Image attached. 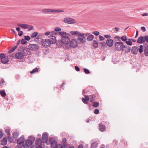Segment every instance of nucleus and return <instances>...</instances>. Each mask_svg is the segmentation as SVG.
Masks as SVG:
<instances>
[{
	"label": "nucleus",
	"instance_id": "nucleus-1",
	"mask_svg": "<svg viewBox=\"0 0 148 148\" xmlns=\"http://www.w3.org/2000/svg\"><path fill=\"white\" fill-rule=\"evenodd\" d=\"M70 33L73 35L78 36L77 39V40H79L82 43H84L85 42L86 38L84 36L85 35L84 33H81L79 32L74 31H71Z\"/></svg>",
	"mask_w": 148,
	"mask_h": 148
},
{
	"label": "nucleus",
	"instance_id": "nucleus-2",
	"mask_svg": "<svg viewBox=\"0 0 148 148\" xmlns=\"http://www.w3.org/2000/svg\"><path fill=\"white\" fill-rule=\"evenodd\" d=\"M35 41L37 43H39L40 41H41L42 46L45 47H49V45L51 44L50 41L48 39H43L42 40V39L39 37H37L35 38Z\"/></svg>",
	"mask_w": 148,
	"mask_h": 148
},
{
	"label": "nucleus",
	"instance_id": "nucleus-3",
	"mask_svg": "<svg viewBox=\"0 0 148 148\" xmlns=\"http://www.w3.org/2000/svg\"><path fill=\"white\" fill-rule=\"evenodd\" d=\"M25 138L24 136H21L17 140V143L18 147H23L25 148V146L28 147V140H25V145L24 144Z\"/></svg>",
	"mask_w": 148,
	"mask_h": 148
},
{
	"label": "nucleus",
	"instance_id": "nucleus-4",
	"mask_svg": "<svg viewBox=\"0 0 148 148\" xmlns=\"http://www.w3.org/2000/svg\"><path fill=\"white\" fill-rule=\"evenodd\" d=\"M95 96L94 95H90L89 97L88 96H85L84 98H82V101L84 103L87 104L88 103V101L89 99H90L91 102H92L95 100Z\"/></svg>",
	"mask_w": 148,
	"mask_h": 148
},
{
	"label": "nucleus",
	"instance_id": "nucleus-5",
	"mask_svg": "<svg viewBox=\"0 0 148 148\" xmlns=\"http://www.w3.org/2000/svg\"><path fill=\"white\" fill-rule=\"evenodd\" d=\"M143 51L145 55L146 56H148V46L147 45H140V46L139 48L140 53L141 54Z\"/></svg>",
	"mask_w": 148,
	"mask_h": 148
},
{
	"label": "nucleus",
	"instance_id": "nucleus-6",
	"mask_svg": "<svg viewBox=\"0 0 148 148\" xmlns=\"http://www.w3.org/2000/svg\"><path fill=\"white\" fill-rule=\"evenodd\" d=\"M40 46L37 44H31L28 45V49L34 51H37L40 49Z\"/></svg>",
	"mask_w": 148,
	"mask_h": 148
},
{
	"label": "nucleus",
	"instance_id": "nucleus-7",
	"mask_svg": "<svg viewBox=\"0 0 148 148\" xmlns=\"http://www.w3.org/2000/svg\"><path fill=\"white\" fill-rule=\"evenodd\" d=\"M123 44L124 43L122 42H116L114 45L115 49L116 50L120 51L121 50Z\"/></svg>",
	"mask_w": 148,
	"mask_h": 148
},
{
	"label": "nucleus",
	"instance_id": "nucleus-8",
	"mask_svg": "<svg viewBox=\"0 0 148 148\" xmlns=\"http://www.w3.org/2000/svg\"><path fill=\"white\" fill-rule=\"evenodd\" d=\"M64 21L67 23L72 24L75 23V20L72 18L66 17L64 18Z\"/></svg>",
	"mask_w": 148,
	"mask_h": 148
},
{
	"label": "nucleus",
	"instance_id": "nucleus-9",
	"mask_svg": "<svg viewBox=\"0 0 148 148\" xmlns=\"http://www.w3.org/2000/svg\"><path fill=\"white\" fill-rule=\"evenodd\" d=\"M131 48L127 45H123L122 47V51L125 53L130 52Z\"/></svg>",
	"mask_w": 148,
	"mask_h": 148
},
{
	"label": "nucleus",
	"instance_id": "nucleus-10",
	"mask_svg": "<svg viewBox=\"0 0 148 148\" xmlns=\"http://www.w3.org/2000/svg\"><path fill=\"white\" fill-rule=\"evenodd\" d=\"M68 36H66L62 37V41L63 44L66 45L69 43L70 39Z\"/></svg>",
	"mask_w": 148,
	"mask_h": 148
},
{
	"label": "nucleus",
	"instance_id": "nucleus-11",
	"mask_svg": "<svg viewBox=\"0 0 148 148\" xmlns=\"http://www.w3.org/2000/svg\"><path fill=\"white\" fill-rule=\"evenodd\" d=\"M138 51H139V49L138 47L136 46L132 47L131 50L132 53L134 55L137 54Z\"/></svg>",
	"mask_w": 148,
	"mask_h": 148
},
{
	"label": "nucleus",
	"instance_id": "nucleus-12",
	"mask_svg": "<svg viewBox=\"0 0 148 148\" xmlns=\"http://www.w3.org/2000/svg\"><path fill=\"white\" fill-rule=\"evenodd\" d=\"M42 140L44 143H47V140H48V134L47 133H44L42 136Z\"/></svg>",
	"mask_w": 148,
	"mask_h": 148
},
{
	"label": "nucleus",
	"instance_id": "nucleus-13",
	"mask_svg": "<svg viewBox=\"0 0 148 148\" xmlns=\"http://www.w3.org/2000/svg\"><path fill=\"white\" fill-rule=\"evenodd\" d=\"M15 58L17 59H22L24 56V55L23 53L21 52H18L16 53L15 55Z\"/></svg>",
	"mask_w": 148,
	"mask_h": 148
},
{
	"label": "nucleus",
	"instance_id": "nucleus-14",
	"mask_svg": "<svg viewBox=\"0 0 148 148\" xmlns=\"http://www.w3.org/2000/svg\"><path fill=\"white\" fill-rule=\"evenodd\" d=\"M49 40L50 41L51 44H55L56 42V37L53 35H50L49 37Z\"/></svg>",
	"mask_w": 148,
	"mask_h": 148
},
{
	"label": "nucleus",
	"instance_id": "nucleus-15",
	"mask_svg": "<svg viewBox=\"0 0 148 148\" xmlns=\"http://www.w3.org/2000/svg\"><path fill=\"white\" fill-rule=\"evenodd\" d=\"M35 138L34 137L29 136L28 137V147H29V145L30 147L31 145H32L35 140Z\"/></svg>",
	"mask_w": 148,
	"mask_h": 148
},
{
	"label": "nucleus",
	"instance_id": "nucleus-16",
	"mask_svg": "<svg viewBox=\"0 0 148 148\" xmlns=\"http://www.w3.org/2000/svg\"><path fill=\"white\" fill-rule=\"evenodd\" d=\"M113 40L110 38L108 39L106 41V43L108 46L111 47L113 44Z\"/></svg>",
	"mask_w": 148,
	"mask_h": 148
},
{
	"label": "nucleus",
	"instance_id": "nucleus-17",
	"mask_svg": "<svg viewBox=\"0 0 148 148\" xmlns=\"http://www.w3.org/2000/svg\"><path fill=\"white\" fill-rule=\"evenodd\" d=\"M9 61L8 58L7 57H4L3 58L1 59V62L3 64H6Z\"/></svg>",
	"mask_w": 148,
	"mask_h": 148
},
{
	"label": "nucleus",
	"instance_id": "nucleus-18",
	"mask_svg": "<svg viewBox=\"0 0 148 148\" xmlns=\"http://www.w3.org/2000/svg\"><path fill=\"white\" fill-rule=\"evenodd\" d=\"M70 45L73 47H75L77 45L76 40H72L70 42Z\"/></svg>",
	"mask_w": 148,
	"mask_h": 148
},
{
	"label": "nucleus",
	"instance_id": "nucleus-19",
	"mask_svg": "<svg viewBox=\"0 0 148 148\" xmlns=\"http://www.w3.org/2000/svg\"><path fill=\"white\" fill-rule=\"evenodd\" d=\"M99 125V130L100 131L103 132L105 131L106 130V128L105 126L101 123H100Z\"/></svg>",
	"mask_w": 148,
	"mask_h": 148
},
{
	"label": "nucleus",
	"instance_id": "nucleus-20",
	"mask_svg": "<svg viewBox=\"0 0 148 148\" xmlns=\"http://www.w3.org/2000/svg\"><path fill=\"white\" fill-rule=\"evenodd\" d=\"M145 41V37H139L137 41V42L139 43H141L144 42Z\"/></svg>",
	"mask_w": 148,
	"mask_h": 148
},
{
	"label": "nucleus",
	"instance_id": "nucleus-21",
	"mask_svg": "<svg viewBox=\"0 0 148 148\" xmlns=\"http://www.w3.org/2000/svg\"><path fill=\"white\" fill-rule=\"evenodd\" d=\"M17 25L22 28L26 29L28 28V25L27 24L18 23Z\"/></svg>",
	"mask_w": 148,
	"mask_h": 148
},
{
	"label": "nucleus",
	"instance_id": "nucleus-22",
	"mask_svg": "<svg viewBox=\"0 0 148 148\" xmlns=\"http://www.w3.org/2000/svg\"><path fill=\"white\" fill-rule=\"evenodd\" d=\"M57 145V142L56 141H53L51 144V148H56Z\"/></svg>",
	"mask_w": 148,
	"mask_h": 148
},
{
	"label": "nucleus",
	"instance_id": "nucleus-23",
	"mask_svg": "<svg viewBox=\"0 0 148 148\" xmlns=\"http://www.w3.org/2000/svg\"><path fill=\"white\" fill-rule=\"evenodd\" d=\"M35 144L36 145H42V143L40 139L38 138L36 141Z\"/></svg>",
	"mask_w": 148,
	"mask_h": 148
},
{
	"label": "nucleus",
	"instance_id": "nucleus-24",
	"mask_svg": "<svg viewBox=\"0 0 148 148\" xmlns=\"http://www.w3.org/2000/svg\"><path fill=\"white\" fill-rule=\"evenodd\" d=\"M59 34L63 37L64 36H69V34H67L66 32H62L59 33Z\"/></svg>",
	"mask_w": 148,
	"mask_h": 148
},
{
	"label": "nucleus",
	"instance_id": "nucleus-25",
	"mask_svg": "<svg viewBox=\"0 0 148 148\" xmlns=\"http://www.w3.org/2000/svg\"><path fill=\"white\" fill-rule=\"evenodd\" d=\"M42 12L45 13H47L48 12H52V9H44L42 10Z\"/></svg>",
	"mask_w": 148,
	"mask_h": 148
},
{
	"label": "nucleus",
	"instance_id": "nucleus-26",
	"mask_svg": "<svg viewBox=\"0 0 148 148\" xmlns=\"http://www.w3.org/2000/svg\"><path fill=\"white\" fill-rule=\"evenodd\" d=\"M94 38V36L90 35L87 38V40L88 41H91L93 40Z\"/></svg>",
	"mask_w": 148,
	"mask_h": 148
},
{
	"label": "nucleus",
	"instance_id": "nucleus-27",
	"mask_svg": "<svg viewBox=\"0 0 148 148\" xmlns=\"http://www.w3.org/2000/svg\"><path fill=\"white\" fill-rule=\"evenodd\" d=\"M23 51L24 54V55L25 56H27L28 55V48H24L23 49Z\"/></svg>",
	"mask_w": 148,
	"mask_h": 148
},
{
	"label": "nucleus",
	"instance_id": "nucleus-28",
	"mask_svg": "<svg viewBox=\"0 0 148 148\" xmlns=\"http://www.w3.org/2000/svg\"><path fill=\"white\" fill-rule=\"evenodd\" d=\"M64 12V11L62 10H55L52 9V12L55 13H60L62 12Z\"/></svg>",
	"mask_w": 148,
	"mask_h": 148
},
{
	"label": "nucleus",
	"instance_id": "nucleus-29",
	"mask_svg": "<svg viewBox=\"0 0 148 148\" xmlns=\"http://www.w3.org/2000/svg\"><path fill=\"white\" fill-rule=\"evenodd\" d=\"M0 94L3 97H5L6 95V93L4 90H0Z\"/></svg>",
	"mask_w": 148,
	"mask_h": 148
},
{
	"label": "nucleus",
	"instance_id": "nucleus-30",
	"mask_svg": "<svg viewBox=\"0 0 148 148\" xmlns=\"http://www.w3.org/2000/svg\"><path fill=\"white\" fill-rule=\"evenodd\" d=\"M7 140L6 138H3L2 140H1L2 144L4 145L7 144Z\"/></svg>",
	"mask_w": 148,
	"mask_h": 148
},
{
	"label": "nucleus",
	"instance_id": "nucleus-31",
	"mask_svg": "<svg viewBox=\"0 0 148 148\" xmlns=\"http://www.w3.org/2000/svg\"><path fill=\"white\" fill-rule=\"evenodd\" d=\"M98 145L97 143L96 142H94L92 143L91 148H96Z\"/></svg>",
	"mask_w": 148,
	"mask_h": 148
},
{
	"label": "nucleus",
	"instance_id": "nucleus-32",
	"mask_svg": "<svg viewBox=\"0 0 148 148\" xmlns=\"http://www.w3.org/2000/svg\"><path fill=\"white\" fill-rule=\"evenodd\" d=\"M125 43L127 45L130 46H131L132 45V42H131V39H129L128 40H127Z\"/></svg>",
	"mask_w": 148,
	"mask_h": 148
},
{
	"label": "nucleus",
	"instance_id": "nucleus-33",
	"mask_svg": "<svg viewBox=\"0 0 148 148\" xmlns=\"http://www.w3.org/2000/svg\"><path fill=\"white\" fill-rule=\"evenodd\" d=\"M17 46H15L13 47L12 49H11L10 50H9L8 51V53H10L12 52H13L17 48Z\"/></svg>",
	"mask_w": 148,
	"mask_h": 148
},
{
	"label": "nucleus",
	"instance_id": "nucleus-34",
	"mask_svg": "<svg viewBox=\"0 0 148 148\" xmlns=\"http://www.w3.org/2000/svg\"><path fill=\"white\" fill-rule=\"evenodd\" d=\"M51 33L52 35H53L54 34H56L55 32V31H53L51 32H47L45 33V34L46 36H47L49 35Z\"/></svg>",
	"mask_w": 148,
	"mask_h": 148
},
{
	"label": "nucleus",
	"instance_id": "nucleus-35",
	"mask_svg": "<svg viewBox=\"0 0 148 148\" xmlns=\"http://www.w3.org/2000/svg\"><path fill=\"white\" fill-rule=\"evenodd\" d=\"M38 34V33L37 32H34L32 34L31 36L32 38H33L36 37Z\"/></svg>",
	"mask_w": 148,
	"mask_h": 148
},
{
	"label": "nucleus",
	"instance_id": "nucleus-36",
	"mask_svg": "<svg viewBox=\"0 0 148 148\" xmlns=\"http://www.w3.org/2000/svg\"><path fill=\"white\" fill-rule=\"evenodd\" d=\"M98 46V43L95 40L93 41V46L95 48H97Z\"/></svg>",
	"mask_w": 148,
	"mask_h": 148
},
{
	"label": "nucleus",
	"instance_id": "nucleus-37",
	"mask_svg": "<svg viewBox=\"0 0 148 148\" xmlns=\"http://www.w3.org/2000/svg\"><path fill=\"white\" fill-rule=\"evenodd\" d=\"M99 105V102H95L93 103L92 104V106L95 108H97L98 107Z\"/></svg>",
	"mask_w": 148,
	"mask_h": 148
},
{
	"label": "nucleus",
	"instance_id": "nucleus-38",
	"mask_svg": "<svg viewBox=\"0 0 148 148\" xmlns=\"http://www.w3.org/2000/svg\"><path fill=\"white\" fill-rule=\"evenodd\" d=\"M53 138H49V141L47 140V143H46L47 145H49L50 144H51V143H52V141H53Z\"/></svg>",
	"mask_w": 148,
	"mask_h": 148
},
{
	"label": "nucleus",
	"instance_id": "nucleus-39",
	"mask_svg": "<svg viewBox=\"0 0 148 148\" xmlns=\"http://www.w3.org/2000/svg\"><path fill=\"white\" fill-rule=\"evenodd\" d=\"M38 71V69L37 68H36L34 69H33L32 71H31L30 72V73L33 74L36 72H37Z\"/></svg>",
	"mask_w": 148,
	"mask_h": 148
},
{
	"label": "nucleus",
	"instance_id": "nucleus-40",
	"mask_svg": "<svg viewBox=\"0 0 148 148\" xmlns=\"http://www.w3.org/2000/svg\"><path fill=\"white\" fill-rule=\"evenodd\" d=\"M18 136V133L17 132H14L13 134V137L14 139L16 138Z\"/></svg>",
	"mask_w": 148,
	"mask_h": 148
},
{
	"label": "nucleus",
	"instance_id": "nucleus-41",
	"mask_svg": "<svg viewBox=\"0 0 148 148\" xmlns=\"http://www.w3.org/2000/svg\"><path fill=\"white\" fill-rule=\"evenodd\" d=\"M121 40L123 41H126L127 40V38L126 36H123L121 38Z\"/></svg>",
	"mask_w": 148,
	"mask_h": 148
},
{
	"label": "nucleus",
	"instance_id": "nucleus-42",
	"mask_svg": "<svg viewBox=\"0 0 148 148\" xmlns=\"http://www.w3.org/2000/svg\"><path fill=\"white\" fill-rule=\"evenodd\" d=\"M84 71L86 74H88L90 73V72L87 69L84 68L83 69Z\"/></svg>",
	"mask_w": 148,
	"mask_h": 148
},
{
	"label": "nucleus",
	"instance_id": "nucleus-43",
	"mask_svg": "<svg viewBox=\"0 0 148 148\" xmlns=\"http://www.w3.org/2000/svg\"><path fill=\"white\" fill-rule=\"evenodd\" d=\"M5 132L8 136H10V131L9 129L5 130Z\"/></svg>",
	"mask_w": 148,
	"mask_h": 148
},
{
	"label": "nucleus",
	"instance_id": "nucleus-44",
	"mask_svg": "<svg viewBox=\"0 0 148 148\" xmlns=\"http://www.w3.org/2000/svg\"><path fill=\"white\" fill-rule=\"evenodd\" d=\"M101 47L103 48H104L106 46L105 42H101Z\"/></svg>",
	"mask_w": 148,
	"mask_h": 148
},
{
	"label": "nucleus",
	"instance_id": "nucleus-45",
	"mask_svg": "<svg viewBox=\"0 0 148 148\" xmlns=\"http://www.w3.org/2000/svg\"><path fill=\"white\" fill-rule=\"evenodd\" d=\"M27 42L24 39H22L21 40V44H25Z\"/></svg>",
	"mask_w": 148,
	"mask_h": 148
},
{
	"label": "nucleus",
	"instance_id": "nucleus-46",
	"mask_svg": "<svg viewBox=\"0 0 148 148\" xmlns=\"http://www.w3.org/2000/svg\"><path fill=\"white\" fill-rule=\"evenodd\" d=\"M61 30V28L59 27H56L55 28V30L56 32H60Z\"/></svg>",
	"mask_w": 148,
	"mask_h": 148
},
{
	"label": "nucleus",
	"instance_id": "nucleus-47",
	"mask_svg": "<svg viewBox=\"0 0 148 148\" xmlns=\"http://www.w3.org/2000/svg\"><path fill=\"white\" fill-rule=\"evenodd\" d=\"M64 146L60 144L57 145L56 148H64Z\"/></svg>",
	"mask_w": 148,
	"mask_h": 148
},
{
	"label": "nucleus",
	"instance_id": "nucleus-48",
	"mask_svg": "<svg viewBox=\"0 0 148 148\" xmlns=\"http://www.w3.org/2000/svg\"><path fill=\"white\" fill-rule=\"evenodd\" d=\"M33 27L32 25H28V31L33 29Z\"/></svg>",
	"mask_w": 148,
	"mask_h": 148
},
{
	"label": "nucleus",
	"instance_id": "nucleus-49",
	"mask_svg": "<svg viewBox=\"0 0 148 148\" xmlns=\"http://www.w3.org/2000/svg\"><path fill=\"white\" fill-rule=\"evenodd\" d=\"M99 37L101 41L105 39V38L101 36H99Z\"/></svg>",
	"mask_w": 148,
	"mask_h": 148
},
{
	"label": "nucleus",
	"instance_id": "nucleus-50",
	"mask_svg": "<svg viewBox=\"0 0 148 148\" xmlns=\"http://www.w3.org/2000/svg\"><path fill=\"white\" fill-rule=\"evenodd\" d=\"M8 140L10 142H12L13 141V140L12 138L11 137H10V136H8Z\"/></svg>",
	"mask_w": 148,
	"mask_h": 148
},
{
	"label": "nucleus",
	"instance_id": "nucleus-51",
	"mask_svg": "<svg viewBox=\"0 0 148 148\" xmlns=\"http://www.w3.org/2000/svg\"><path fill=\"white\" fill-rule=\"evenodd\" d=\"M92 33L96 36H98L99 34V32L98 31L93 32Z\"/></svg>",
	"mask_w": 148,
	"mask_h": 148
},
{
	"label": "nucleus",
	"instance_id": "nucleus-52",
	"mask_svg": "<svg viewBox=\"0 0 148 148\" xmlns=\"http://www.w3.org/2000/svg\"><path fill=\"white\" fill-rule=\"evenodd\" d=\"M99 113V110L97 109H96L95 110V111H94V113L95 114H98Z\"/></svg>",
	"mask_w": 148,
	"mask_h": 148
},
{
	"label": "nucleus",
	"instance_id": "nucleus-53",
	"mask_svg": "<svg viewBox=\"0 0 148 148\" xmlns=\"http://www.w3.org/2000/svg\"><path fill=\"white\" fill-rule=\"evenodd\" d=\"M5 55L4 53H2L0 54V58L2 59L4 57H5Z\"/></svg>",
	"mask_w": 148,
	"mask_h": 148
},
{
	"label": "nucleus",
	"instance_id": "nucleus-54",
	"mask_svg": "<svg viewBox=\"0 0 148 148\" xmlns=\"http://www.w3.org/2000/svg\"><path fill=\"white\" fill-rule=\"evenodd\" d=\"M23 34V32L22 31H20L18 32V34L19 36H21Z\"/></svg>",
	"mask_w": 148,
	"mask_h": 148
},
{
	"label": "nucleus",
	"instance_id": "nucleus-55",
	"mask_svg": "<svg viewBox=\"0 0 148 148\" xmlns=\"http://www.w3.org/2000/svg\"><path fill=\"white\" fill-rule=\"evenodd\" d=\"M141 29L143 32H145L146 31V28L144 27H142L141 28Z\"/></svg>",
	"mask_w": 148,
	"mask_h": 148
},
{
	"label": "nucleus",
	"instance_id": "nucleus-56",
	"mask_svg": "<svg viewBox=\"0 0 148 148\" xmlns=\"http://www.w3.org/2000/svg\"><path fill=\"white\" fill-rule=\"evenodd\" d=\"M75 69L77 71H80L79 68L77 66H75Z\"/></svg>",
	"mask_w": 148,
	"mask_h": 148
},
{
	"label": "nucleus",
	"instance_id": "nucleus-57",
	"mask_svg": "<svg viewBox=\"0 0 148 148\" xmlns=\"http://www.w3.org/2000/svg\"><path fill=\"white\" fill-rule=\"evenodd\" d=\"M3 133L1 131H0V139H1L3 137Z\"/></svg>",
	"mask_w": 148,
	"mask_h": 148
},
{
	"label": "nucleus",
	"instance_id": "nucleus-58",
	"mask_svg": "<svg viewBox=\"0 0 148 148\" xmlns=\"http://www.w3.org/2000/svg\"><path fill=\"white\" fill-rule=\"evenodd\" d=\"M145 41H146L147 42H148V36H146L145 37Z\"/></svg>",
	"mask_w": 148,
	"mask_h": 148
},
{
	"label": "nucleus",
	"instance_id": "nucleus-59",
	"mask_svg": "<svg viewBox=\"0 0 148 148\" xmlns=\"http://www.w3.org/2000/svg\"><path fill=\"white\" fill-rule=\"evenodd\" d=\"M104 37H106V38H109L111 37V36L110 35H105L104 36Z\"/></svg>",
	"mask_w": 148,
	"mask_h": 148
},
{
	"label": "nucleus",
	"instance_id": "nucleus-60",
	"mask_svg": "<svg viewBox=\"0 0 148 148\" xmlns=\"http://www.w3.org/2000/svg\"><path fill=\"white\" fill-rule=\"evenodd\" d=\"M141 15L143 16H146L148 15V13H144L141 14Z\"/></svg>",
	"mask_w": 148,
	"mask_h": 148
},
{
	"label": "nucleus",
	"instance_id": "nucleus-61",
	"mask_svg": "<svg viewBox=\"0 0 148 148\" xmlns=\"http://www.w3.org/2000/svg\"><path fill=\"white\" fill-rule=\"evenodd\" d=\"M83 146L82 145H81L78 146L77 148H83Z\"/></svg>",
	"mask_w": 148,
	"mask_h": 148
},
{
	"label": "nucleus",
	"instance_id": "nucleus-62",
	"mask_svg": "<svg viewBox=\"0 0 148 148\" xmlns=\"http://www.w3.org/2000/svg\"><path fill=\"white\" fill-rule=\"evenodd\" d=\"M36 146L37 147L35 148H42V145H39Z\"/></svg>",
	"mask_w": 148,
	"mask_h": 148
},
{
	"label": "nucleus",
	"instance_id": "nucleus-63",
	"mask_svg": "<svg viewBox=\"0 0 148 148\" xmlns=\"http://www.w3.org/2000/svg\"><path fill=\"white\" fill-rule=\"evenodd\" d=\"M21 42V40H18V41L17 42V45L18 46V45L20 43V42Z\"/></svg>",
	"mask_w": 148,
	"mask_h": 148
},
{
	"label": "nucleus",
	"instance_id": "nucleus-64",
	"mask_svg": "<svg viewBox=\"0 0 148 148\" xmlns=\"http://www.w3.org/2000/svg\"><path fill=\"white\" fill-rule=\"evenodd\" d=\"M24 38H25L24 39L26 41V40L28 41V36H25Z\"/></svg>",
	"mask_w": 148,
	"mask_h": 148
}]
</instances>
